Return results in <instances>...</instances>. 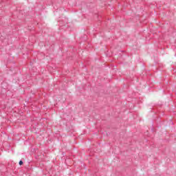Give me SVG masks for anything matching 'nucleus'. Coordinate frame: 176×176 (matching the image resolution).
I'll return each instance as SVG.
<instances>
[{"label": "nucleus", "instance_id": "1", "mask_svg": "<svg viewBox=\"0 0 176 176\" xmlns=\"http://www.w3.org/2000/svg\"><path fill=\"white\" fill-rule=\"evenodd\" d=\"M19 166H23V161H19Z\"/></svg>", "mask_w": 176, "mask_h": 176}]
</instances>
